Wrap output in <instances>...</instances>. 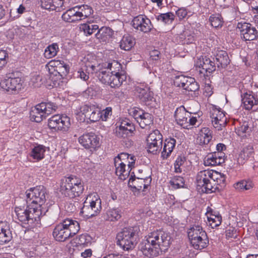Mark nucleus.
I'll return each instance as SVG.
<instances>
[{
	"label": "nucleus",
	"instance_id": "55",
	"mask_svg": "<svg viewBox=\"0 0 258 258\" xmlns=\"http://www.w3.org/2000/svg\"><path fill=\"white\" fill-rule=\"evenodd\" d=\"M250 129L248 123L244 122L242 124L240 125V126L238 127L236 129V133L239 136L244 137L246 136L245 134L248 133Z\"/></svg>",
	"mask_w": 258,
	"mask_h": 258
},
{
	"label": "nucleus",
	"instance_id": "57",
	"mask_svg": "<svg viewBox=\"0 0 258 258\" xmlns=\"http://www.w3.org/2000/svg\"><path fill=\"white\" fill-rule=\"evenodd\" d=\"M30 117L32 119H33L34 121L37 122H40L44 118H45L42 114H40L39 112L33 108L30 112Z\"/></svg>",
	"mask_w": 258,
	"mask_h": 258
},
{
	"label": "nucleus",
	"instance_id": "58",
	"mask_svg": "<svg viewBox=\"0 0 258 258\" xmlns=\"http://www.w3.org/2000/svg\"><path fill=\"white\" fill-rule=\"evenodd\" d=\"M112 114V108L110 107H107L105 109L103 110H100V115H101V119L105 121L109 117V116H111Z\"/></svg>",
	"mask_w": 258,
	"mask_h": 258
},
{
	"label": "nucleus",
	"instance_id": "25",
	"mask_svg": "<svg viewBox=\"0 0 258 258\" xmlns=\"http://www.w3.org/2000/svg\"><path fill=\"white\" fill-rule=\"evenodd\" d=\"M199 72L203 74L204 76H208L209 74L216 70V65L210 58L205 56L198 62Z\"/></svg>",
	"mask_w": 258,
	"mask_h": 258
},
{
	"label": "nucleus",
	"instance_id": "6",
	"mask_svg": "<svg viewBox=\"0 0 258 258\" xmlns=\"http://www.w3.org/2000/svg\"><path fill=\"white\" fill-rule=\"evenodd\" d=\"M46 188L42 185L31 188L26 191V202L27 204L35 209H40L43 212H46L43 206L46 201Z\"/></svg>",
	"mask_w": 258,
	"mask_h": 258
},
{
	"label": "nucleus",
	"instance_id": "19",
	"mask_svg": "<svg viewBox=\"0 0 258 258\" xmlns=\"http://www.w3.org/2000/svg\"><path fill=\"white\" fill-rule=\"evenodd\" d=\"M210 117L213 126L218 131L223 130L227 124V119L225 113L219 109H213L211 112Z\"/></svg>",
	"mask_w": 258,
	"mask_h": 258
},
{
	"label": "nucleus",
	"instance_id": "21",
	"mask_svg": "<svg viewBox=\"0 0 258 258\" xmlns=\"http://www.w3.org/2000/svg\"><path fill=\"white\" fill-rule=\"evenodd\" d=\"M135 131L133 122L128 118L122 119L120 124L116 128L115 133L119 138H125L131 135Z\"/></svg>",
	"mask_w": 258,
	"mask_h": 258
},
{
	"label": "nucleus",
	"instance_id": "43",
	"mask_svg": "<svg viewBox=\"0 0 258 258\" xmlns=\"http://www.w3.org/2000/svg\"><path fill=\"white\" fill-rule=\"evenodd\" d=\"M77 7L78 15L81 18V20L90 16L93 13V10L91 7L88 5H82Z\"/></svg>",
	"mask_w": 258,
	"mask_h": 258
},
{
	"label": "nucleus",
	"instance_id": "59",
	"mask_svg": "<svg viewBox=\"0 0 258 258\" xmlns=\"http://www.w3.org/2000/svg\"><path fill=\"white\" fill-rule=\"evenodd\" d=\"M90 241V237L87 234H81L78 238V243L80 245H87Z\"/></svg>",
	"mask_w": 258,
	"mask_h": 258
},
{
	"label": "nucleus",
	"instance_id": "33",
	"mask_svg": "<svg viewBox=\"0 0 258 258\" xmlns=\"http://www.w3.org/2000/svg\"><path fill=\"white\" fill-rule=\"evenodd\" d=\"M77 7H73L69 9L66 12H64L61 18L63 20L67 22L74 23L81 20L78 15Z\"/></svg>",
	"mask_w": 258,
	"mask_h": 258
},
{
	"label": "nucleus",
	"instance_id": "7",
	"mask_svg": "<svg viewBox=\"0 0 258 258\" xmlns=\"http://www.w3.org/2000/svg\"><path fill=\"white\" fill-rule=\"evenodd\" d=\"M101 209V200L96 192H93L87 197L81 213L84 217L89 218L97 215Z\"/></svg>",
	"mask_w": 258,
	"mask_h": 258
},
{
	"label": "nucleus",
	"instance_id": "40",
	"mask_svg": "<svg viewBox=\"0 0 258 258\" xmlns=\"http://www.w3.org/2000/svg\"><path fill=\"white\" fill-rule=\"evenodd\" d=\"M135 43V39L132 36L126 34L122 37L119 43V46L121 49L128 51L134 47Z\"/></svg>",
	"mask_w": 258,
	"mask_h": 258
},
{
	"label": "nucleus",
	"instance_id": "8",
	"mask_svg": "<svg viewBox=\"0 0 258 258\" xmlns=\"http://www.w3.org/2000/svg\"><path fill=\"white\" fill-rule=\"evenodd\" d=\"M187 233L190 243L195 249H202L207 246L209 239L206 232L201 226L193 225Z\"/></svg>",
	"mask_w": 258,
	"mask_h": 258
},
{
	"label": "nucleus",
	"instance_id": "62",
	"mask_svg": "<svg viewBox=\"0 0 258 258\" xmlns=\"http://www.w3.org/2000/svg\"><path fill=\"white\" fill-rule=\"evenodd\" d=\"M187 12L185 9L180 8L176 11V15L179 20H182L187 16Z\"/></svg>",
	"mask_w": 258,
	"mask_h": 258
},
{
	"label": "nucleus",
	"instance_id": "63",
	"mask_svg": "<svg viewBox=\"0 0 258 258\" xmlns=\"http://www.w3.org/2000/svg\"><path fill=\"white\" fill-rule=\"evenodd\" d=\"M153 99L152 93L149 90L140 99L142 102L147 103Z\"/></svg>",
	"mask_w": 258,
	"mask_h": 258
},
{
	"label": "nucleus",
	"instance_id": "31",
	"mask_svg": "<svg viewBox=\"0 0 258 258\" xmlns=\"http://www.w3.org/2000/svg\"><path fill=\"white\" fill-rule=\"evenodd\" d=\"M254 153L252 145L249 144L244 147L239 154L237 162L239 164H244Z\"/></svg>",
	"mask_w": 258,
	"mask_h": 258
},
{
	"label": "nucleus",
	"instance_id": "54",
	"mask_svg": "<svg viewBox=\"0 0 258 258\" xmlns=\"http://www.w3.org/2000/svg\"><path fill=\"white\" fill-rule=\"evenodd\" d=\"M191 114L192 113L190 112V117L188 118L189 128L191 125L199 126L202 121L199 114L194 113V115L191 116Z\"/></svg>",
	"mask_w": 258,
	"mask_h": 258
},
{
	"label": "nucleus",
	"instance_id": "28",
	"mask_svg": "<svg viewBox=\"0 0 258 258\" xmlns=\"http://www.w3.org/2000/svg\"><path fill=\"white\" fill-rule=\"evenodd\" d=\"M33 108L45 118L46 116L51 114L53 111H55L57 106L51 102H41L36 105Z\"/></svg>",
	"mask_w": 258,
	"mask_h": 258
},
{
	"label": "nucleus",
	"instance_id": "22",
	"mask_svg": "<svg viewBox=\"0 0 258 258\" xmlns=\"http://www.w3.org/2000/svg\"><path fill=\"white\" fill-rule=\"evenodd\" d=\"M133 174H134V172L131 173L128 182L129 186L133 189V191L134 189L138 191H144V189L150 185L151 178L150 177L146 178L137 177Z\"/></svg>",
	"mask_w": 258,
	"mask_h": 258
},
{
	"label": "nucleus",
	"instance_id": "1",
	"mask_svg": "<svg viewBox=\"0 0 258 258\" xmlns=\"http://www.w3.org/2000/svg\"><path fill=\"white\" fill-rule=\"evenodd\" d=\"M170 239L168 233L161 230L154 231L145 237L140 243L139 248L145 256L153 258L168 249Z\"/></svg>",
	"mask_w": 258,
	"mask_h": 258
},
{
	"label": "nucleus",
	"instance_id": "56",
	"mask_svg": "<svg viewBox=\"0 0 258 258\" xmlns=\"http://www.w3.org/2000/svg\"><path fill=\"white\" fill-rule=\"evenodd\" d=\"M92 57V56L90 55H87L85 56L83 60H82V62L85 64V67L86 68V70L88 71L95 72V66L92 64V62L89 61Z\"/></svg>",
	"mask_w": 258,
	"mask_h": 258
},
{
	"label": "nucleus",
	"instance_id": "46",
	"mask_svg": "<svg viewBox=\"0 0 258 258\" xmlns=\"http://www.w3.org/2000/svg\"><path fill=\"white\" fill-rule=\"evenodd\" d=\"M209 20L211 26L213 27H221L223 25V19L219 14H215L211 15Z\"/></svg>",
	"mask_w": 258,
	"mask_h": 258
},
{
	"label": "nucleus",
	"instance_id": "49",
	"mask_svg": "<svg viewBox=\"0 0 258 258\" xmlns=\"http://www.w3.org/2000/svg\"><path fill=\"white\" fill-rule=\"evenodd\" d=\"M186 162L184 156H178L174 163V170L176 173H181L184 167V163Z\"/></svg>",
	"mask_w": 258,
	"mask_h": 258
},
{
	"label": "nucleus",
	"instance_id": "36",
	"mask_svg": "<svg viewBox=\"0 0 258 258\" xmlns=\"http://www.w3.org/2000/svg\"><path fill=\"white\" fill-rule=\"evenodd\" d=\"M113 32L111 28L108 27H102L96 34V37L99 39L100 42H106L108 41L112 36Z\"/></svg>",
	"mask_w": 258,
	"mask_h": 258
},
{
	"label": "nucleus",
	"instance_id": "60",
	"mask_svg": "<svg viewBox=\"0 0 258 258\" xmlns=\"http://www.w3.org/2000/svg\"><path fill=\"white\" fill-rule=\"evenodd\" d=\"M53 0H41V7L43 9L52 11V4Z\"/></svg>",
	"mask_w": 258,
	"mask_h": 258
},
{
	"label": "nucleus",
	"instance_id": "24",
	"mask_svg": "<svg viewBox=\"0 0 258 258\" xmlns=\"http://www.w3.org/2000/svg\"><path fill=\"white\" fill-rule=\"evenodd\" d=\"M190 112L187 111L185 108L181 106L176 109L174 117L177 124L184 128H189L188 118L190 117Z\"/></svg>",
	"mask_w": 258,
	"mask_h": 258
},
{
	"label": "nucleus",
	"instance_id": "26",
	"mask_svg": "<svg viewBox=\"0 0 258 258\" xmlns=\"http://www.w3.org/2000/svg\"><path fill=\"white\" fill-rule=\"evenodd\" d=\"M206 215L207 218L208 223L212 228L217 227L221 224L222 217L220 213L216 210L208 207Z\"/></svg>",
	"mask_w": 258,
	"mask_h": 258
},
{
	"label": "nucleus",
	"instance_id": "16",
	"mask_svg": "<svg viewBox=\"0 0 258 258\" xmlns=\"http://www.w3.org/2000/svg\"><path fill=\"white\" fill-rule=\"evenodd\" d=\"M239 29L241 38L245 41H252L258 38V31L250 23H238Z\"/></svg>",
	"mask_w": 258,
	"mask_h": 258
},
{
	"label": "nucleus",
	"instance_id": "11",
	"mask_svg": "<svg viewBox=\"0 0 258 258\" xmlns=\"http://www.w3.org/2000/svg\"><path fill=\"white\" fill-rule=\"evenodd\" d=\"M146 141L148 152L154 154L159 152L162 148V135L158 130H155L150 133Z\"/></svg>",
	"mask_w": 258,
	"mask_h": 258
},
{
	"label": "nucleus",
	"instance_id": "4",
	"mask_svg": "<svg viewBox=\"0 0 258 258\" xmlns=\"http://www.w3.org/2000/svg\"><path fill=\"white\" fill-rule=\"evenodd\" d=\"M84 190V183L81 179L76 176L64 177L60 185L61 193L70 198H74L81 195Z\"/></svg>",
	"mask_w": 258,
	"mask_h": 258
},
{
	"label": "nucleus",
	"instance_id": "47",
	"mask_svg": "<svg viewBox=\"0 0 258 258\" xmlns=\"http://www.w3.org/2000/svg\"><path fill=\"white\" fill-rule=\"evenodd\" d=\"M80 28L86 35H90L98 30L99 27L97 25L92 23H84L81 25Z\"/></svg>",
	"mask_w": 258,
	"mask_h": 258
},
{
	"label": "nucleus",
	"instance_id": "5",
	"mask_svg": "<svg viewBox=\"0 0 258 258\" xmlns=\"http://www.w3.org/2000/svg\"><path fill=\"white\" fill-rule=\"evenodd\" d=\"M137 228L129 227L123 228L116 235L117 244L124 250L133 249L138 242Z\"/></svg>",
	"mask_w": 258,
	"mask_h": 258
},
{
	"label": "nucleus",
	"instance_id": "61",
	"mask_svg": "<svg viewBox=\"0 0 258 258\" xmlns=\"http://www.w3.org/2000/svg\"><path fill=\"white\" fill-rule=\"evenodd\" d=\"M226 237L228 239L236 238L237 237L236 230L233 227H230L226 231Z\"/></svg>",
	"mask_w": 258,
	"mask_h": 258
},
{
	"label": "nucleus",
	"instance_id": "10",
	"mask_svg": "<svg viewBox=\"0 0 258 258\" xmlns=\"http://www.w3.org/2000/svg\"><path fill=\"white\" fill-rule=\"evenodd\" d=\"M48 126L56 132H67L71 126L70 118L62 114L54 115L48 119Z\"/></svg>",
	"mask_w": 258,
	"mask_h": 258
},
{
	"label": "nucleus",
	"instance_id": "41",
	"mask_svg": "<svg viewBox=\"0 0 258 258\" xmlns=\"http://www.w3.org/2000/svg\"><path fill=\"white\" fill-rule=\"evenodd\" d=\"M46 151L45 147L39 145L34 147L30 153V156L36 161L42 160L44 157V153Z\"/></svg>",
	"mask_w": 258,
	"mask_h": 258
},
{
	"label": "nucleus",
	"instance_id": "32",
	"mask_svg": "<svg viewBox=\"0 0 258 258\" xmlns=\"http://www.w3.org/2000/svg\"><path fill=\"white\" fill-rule=\"evenodd\" d=\"M176 140L173 138L166 139L164 141L163 149L161 152V157L167 159L173 151L176 145Z\"/></svg>",
	"mask_w": 258,
	"mask_h": 258
},
{
	"label": "nucleus",
	"instance_id": "12",
	"mask_svg": "<svg viewBox=\"0 0 258 258\" xmlns=\"http://www.w3.org/2000/svg\"><path fill=\"white\" fill-rule=\"evenodd\" d=\"M2 88L11 94H18L23 88V81L20 77H9L0 83Z\"/></svg>",
	"mask_w": 258,
	"mask_h": 258
},
{
	"label": "nucleus",
	"instance_id": "23",
	"mask_svg": "<svg viewBox=\"0 0 258 258\" xmlns=\"http://www.w3.org/2000/svg\"><path fill=\"white\" fill-rule=\"evenodd\" d=\"M225 162V153L221 152H214L209 153L204 160V165L214 166L220 165Z\"/></svg>",
	"mask_w": 258,
	"mask_h": 258
},
{
	"label": "nucleus",
	"instance_id": "39",
	"mask_svg": "<svg viewBox=\"0 0 258 258\" xmlns=\"http://www.w3.org/2000/svg\"><path fill=\"white\" fill-rule=\"evenodd\" d=\"M63 222L64 224H66L70 237L74 236L79 231L80 225L78 221L71 219H66L63 220Z\"/></svg>",
	"mask_w": 258,
	"mask_h": 258
},
{
	"label": "nucleus",
	"instance_id": "42",
	"mask_svg": "<svg viewBox=\"0 0 258 258\" xmlns=\"http://www.w3.org/2000/svg\"><path fill=\"white\" fill-rule=\"evenodd\" d=\"M59 51L58 45L57 43H53L49 45L45 49L44 56L46 58H51L55 56Z\"/></svg>",
	"mask_w": 258,
	"mask_h": 258
},
{
	"label": "nucleus",
	"instance_id": "29",
	"mask_svg": "<svg viewBox=\"0 0 258 258\" xmlns=\"http://www.w3.org/2000/svg\"><path fill=\"white\" fill-rule=\"evenodd\" d=\"M50 67L54 68L58 74L61 76L66 75L69 72L70 68L63 60H51L48 63Z\"/></svg>",
	"mask_w": 258,
	"mask_h": 258
},
{
	"label": "nucleus",
	"instance_id": "35",
	"mask_svg": "<svg viewBox=\"0 0 258 258\" xmlns=\"http://www.w3.org/2000/svg\"><path fill=\"white\" fill-rule=\"evenodd\" d=\"M212 180L214 181L213 182L214 185H212L213 192L219 188L218 185H220L221 187L225 186L226 177L223 174L213 170Z\"/></svg>",
	"mask_w": 258,
	"mask_h": 258
},
{
	"label": "nucleus",
	"instance_id": "64",
	"mask_svg": "<svg viewBox=\"0 0 258 258\" xmlns=\"http://www.w3.org/2000/svg\"><path fill=\"white\" fill-rule=\"evenodd\" d=\"M130 155H131L127 153H122L114 158V159H118L119 160H121V162H124L126 163L127 162L126 160L129 159Z\"/></svg>",
	"mask_w": 258,
	"mask_h": 258
},
{
	"label": "nucleus",
	"instance_id": "45",
	"mask_svg": "<svg viewBox=\"0 0 258 258\" xmlns=\"http://www.w3.org/2000/svg\"><path fill=\"white\" fill-rule=\"evenodd\" d=\"M12 238V235L8 227H0V244H3L9 242Z\"/></svg>",
	"mask_w": 258,
	"mask_h": 258
},
{
	"label": "nucleus",
	"instance_id": "17",
	"mask_svg": "<svg viewBox=\"0 0 258 258\" xmlns=\"http://www.w3.org/2000/svg\"><path fill=\"white\" fill-rule=\"evenodd\" d=\"M80 115H84V120L89 119L91 122L99 121L101 118L100 109L95 105H85L81 107Z\"/></svg>",
	"mask_w": 258,
	"mask_h": 258
},
{
	"label": "nucleus",
	"instance_id": "34",
	"mask_svg": "<svg viewBox=\"0 0 258 258\" xmlns=\"http://www.w3.org/2000/svg\"><path fill=\"white\" fill-rule=\"evenodd\" d=\"M122 215V212L120 209L118 208H113L108 209L104 215V218L110 222H115L119 220Z\"/></svg>",
	"mask_w": 258,
	"mask_h": 258
},
{
	"label": "nucleus",
	"instance_id": "53",
	"mask_svg": "<svg viewBox=\"0 0 258 258\" xmlns=\"http://www.w3.org/2000/svg\"><path fill=\"white\" fill-rule=\"evenodd\" d=\"M149 90V88L146 85L140 84L136 87L135 93L141 99Z\"/></svg>",
	"mask_w": 258,
	"mask_h": 258
},
{
	"label": "nucleus",
	"instance_id": "3",
	"mask_svg": "<svg viewBox=\"0 0 258 258\" xmlns=\"http://www.w3.org/2000/svg\"><path fill=\"white\" fill-rule=\"evenodd\" d=\"M26 209L16 207L15 211L18 219L23 224L32 228L39 223L40 217L45 215L40 209H35L31 205L27 204Z\"/></svg>",
	"mask_w": 258,
	"mask_h": 258
},
{
	"label": "nucleus",
	"instance_id": "37",
	"mask_svg": "<svg viewBox=\"0 0 258 258\" xmlns=\"http://www.w3.org/2000/svg\"><path fill=\"white\" fill-rule=\"evenodd\" d=\"M212 138V131L208 127H204L201 130L197 140L201 145H207Z\"/></svg>",
	"mask_w": 258,
	"mask_h": 258
},
{
	"label": "nucleus",
	"instance_id": "38",
	"mask_svg": "<svg viewBox=\"0 0 258 258\" xmlns=\"http://www.w3.org/2000/svg\"><path fill=\"white\" fill-rule=\"evenodd\" d=\"M218 67H226L230 62V59L226 51L217 50L215 55Z\"/></svg>",
	"mask_w": 258,
	"mask_h": 258
},
{
	"label": "nucleus",
	"instance_id": "13",
	"mask_svg": "<svg viewBox=\"0 0 258 258\" xmlns=\"http://www.w3.org/2000/svg\"><path fill=\"white\" fill-rule=\"evenodd\" d=\"M174 84L188 92H196L199 89V85L194 78L183 75L176 76Z\"/></svg>",
	"mask_w": 258,
	"mask_h": 258
},
{
	"label": "nucleus",
	"instance_id": "14",
	"mask_svg": "<svg viewBox=\"0 0 258 258\" xmlns=\"http://www.w3.org/2000/svg\"><path fill=\"white\" fill-rule=\"evenodd\" d=\"M139 123L140 127L145 128L153 124V117L151 114L140 108H134L130 113Z\"/></svg>",
	"mask_w": 258,
	"mask_h": 258
},
{
	"label": "nucleus",
	"instance_id": "48",
	"mask_svg": "<svg viewBox=\"0 0 258 258\" xmlns=\"http://www.w3.org/2000/svg\"><path fill=\"white\" fill-rule=\"evenodd\" d=\"M174 15L173 13L168 12L164 14H161L157 17V19L166 24H171L174 20Z\"/></svg>",
	"mask_w": 258,
	"mask_h": 258
},
{
	"label": "nucleus",
	"instance_id": "52",
	"mask_svg": "<svg viewBox=\"0 0 258 258\" xmlns=\"http://www.w3.org/2000/svg\"><path fill=\"white\" fill-rule=\"evenodd\" d=\"M180 38L183 39L184 43L187 44L192 43L195 40L194 34L188 30H185L180 35Z\"/></svg>",
	"mask_w": 258,
	"mask_h": 258
},
{
	"label": "nucleus",
	"instance_id": "2",
	"mask_svg": "<svg viewBox=\"0 0 258 258\" xmlns=\"http://www.w3.org/2000/svg\"><path fill=\"white\" fill-rule=\"evenodd\" d=\"M122 66L117 61L113 60L104 64V69L97 73L99 81L111 88L119 87L126 80V76L121 73Z\"/></svg>",
	"mask_w": 258,
	"mask_h": 258
},
{
	"label": "nucleus",
	"instance_id": "18",
	"mask_svg": "<svg viewBox=\"0 0 258 258\" xmlns=\"http://www.w3.org/2000/svg\"><path fill=\"white\" fill-rule=\"evenodd\" d=\"M132 26L135 29L143 33H148L153 28L150 20L142 15L136 16L133 19Z\"/></svg>",
	"mask_w": 258,
	"mask_h": 258
},
{
	"label": "nucleus",
	"instance_id": "27",
	"mask_svg": "<svg viewBox=\"0 0 258 258\" xmlns=\"http://www.w3.org/2000/svg\"><path fill=\"white\" fill-rule=\"evenodd\" d=\"M66 225V224H64L63 220L62 222L55 226L52 235L56 240L64 241L70 237L69 231H68Z\"/></svg>",
	"mask_w": 258,
	"mask_h": 258
},
{
	"label": "nucleus",
	"instance_id": "20",
	"mask_svg": "<svg viewBox=\"0 0 258 258\" xmlns=\"http://www.w3.org/2000/svg\"><path fill=\"white\" fill-rule=\"evenodd\" d=\"M241 101L246 110H256L258 109L257 95L252 91H246L241 94Z\"/></svg>",
	"mask_w": 258,
	"mask_h": 258
},
{
	"label": "nucleus",
	"instance_id": "50",
	"mask_svg": "<svg viewBox=\"0 0 258 258\" xmlns=\"http://www.w3.org/2000/svg\"><path fill=\"white\" fill-rule=\"evenodd\" d=\"M234 187L239 190H248L252 187V183L250 180H241L234 184Z\"/></svg>",
	"mask_w": 258,
	"mask_h": 258
},
{
	"label": "nucleus",
	"instance_id": "15",
	"mask_svg": "<svg viewBox=\"0 0 258 258\" xmlns=\"http://www.w3.org/2000/svg\"><path fill=\"white\" fill-rule=\"evenodd\" d=\"M79 143L85 148L95 150L100 146L99 138L93 133L84 134L78 138Z\"/></svg>",
	"mask_w": 258,
	"mask_h": 258
},
{
	"label": "nucleus",
	"instance_id": "30",
	"mask_svg": "<svg viewBox=\"0 0 258 258\" xmlns=\"http://www.w3.org/2000/svg\"><path fill=\"white\" fill-rule=\"evenodd\" d=\"M114 164L115 167V173L120 179L125 180L129 175L131 170L128 171L125 169L126 164L124 162H121L118 159H114Z\"/></svg>",
	"mask_w": 258,
	"mask_h": 258
},
{
	"label": "nucleus",
	"instance_id": "51",
	"mask_svg": "<svg viewBox=\"0 0 258 258\" xmlns=\"http://www.w3.org/2000/svg\"><path fill=\"white\" fill-rule=\"evenodd\" d=\"M170 183L172 187L177 189L183 187L184 185V180L181 176H175L170 180Z\"/></svg>",
	"mask_w": 258,
	"mask_h": 258
},
{
	"label": "nucleus",
	"instance_id": "44",
	"mask_svg": "<svg viewBox=\"0 0 258 258\" xmlns=\"http://www.w3.org/2000/svg\"><path fill=\"white\" fill-rule=\"evenodd\" d=\"M70 0H53L52 11L60 12L70 7Z\"/></svg>",
	"mask_w": 258,
	"mask_h": 258
},
{
	"label": "nucleus",
	"instance_id": "9",
	"mask_svg": "<svg viewBox=\"0 0 258 258\" xmlns=\"http://www.w3.org/2000/svg\"><path fill=\"white\" fill-rule=\"evenodd\" d=\"M213 170H204L199 172L196 177V183L199 189L206 193L212 192Z\"/></svg>",
	"mask_w": 258,
	"mask_h": 258
}]
</instances>
